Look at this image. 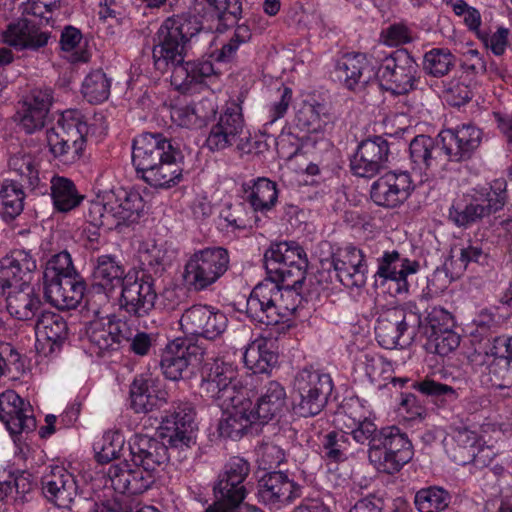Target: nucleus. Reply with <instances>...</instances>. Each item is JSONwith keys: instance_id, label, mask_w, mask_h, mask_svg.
Segmentation results:
<instances>
[{"instance_id": "obj_1", "label": "nucleus", "mask_w": 512, "mask_h": 512, "mask_svg": "<svg viewBox=\"0 0 512 512\" xmlns=\"http://www.w3.org/2000/svg\"><path fill=\"white\" fill-rule=\"evenodd\" d=\"M202 24L188 14L167 18L158 28L152 49L153 64L161 73L171 71V84L182 93L196 92L214 74L208 60L185 61L199 38Z\"/></svg>"}, {"instance_id": "obj_2", "label": "nucleus", "mask_w": 512, "mask_h": 512, "mask_svg": "<svg viewBox=\"0 0 512 512\" xmlns=\"http://www.w3.org/2000/svg\"><path fill=\"white\" fill-rule=\"evenodd\" d=\"M144 207V200L138 191L118 188L91 200L85 217L94 227L112 230L138 222Z\"/></svg>"}, {"instance_id": "obj_3", "label": "nucleus", "mask_w": 512, "mask_h": 512, "mask_svg": "<svg viewBox=\"0 0 512 512\" xmlns=\"http://www.w3.org/2000/svg\"><path fill=\"white\" fill-rule=\"evenodd\" d=\"M88 125L82 113L70 109L62 113L55 126L47 130L49 150L59 163L71 165L83 154Z\"/></svg>"}, {"instance_id": "obj_4", "label": "nucleus", "mask_w": 512, "mask_h": 512, "mask_svg": "<svg viewBox=\"0 0 512 512\" xmlns=\"http://www.w3.org/2000/svg\"><path fill=\"white\" fill-rule=\"evenodd\" d=\"M333 390L329 374L313 368L298 371L292 384L293 411L300 417L318 415L326 406Z\"/></svg>"}, {"instance_id": "obj_5", "label": "nucleus", "mask_w": 512, "mask_h": 512, "mask_svg": "<svg viewBox=\"0 0 512 512\" xmlns=\"http://www.w3.org/2000/svg\"><path fill=\"white\" fill-rule=\"evenodd\" d=\"M205 146L212 152L235 147L241 153H249L252 148L251 136L245 127L242 108L233 101L220 113L211 125Z\"/></svg>"}, {"instance_id": "obj_6", "label": "nucleus", "mask_w": 512, "mask_h": 512, "mask_svg": "<svg viewBox=\"0 0 512 512\" xmlns=\"http://www.w3.org/2000/svg\"><path fill=\"white\" fill-rule=\"evenodd\" d=\"M416 307H393L380 314L375 326L378 343L385 349L409 345L421 327V315Z\"/></svg>"}, {"instance_id": "obj_7", "label": "nucleus", "mask_w": 512, "mask_h": 512, "mask_svg": "<svg viewBox=\"0 0 512 512\" xmlns=\"http://www.w3.org/2000/svg\"><path fill=\"white\" fill-rule=\"evenodd\" d=\"M413 455L407 434L397 426H386L380 429V439L374 443L368 459L377 471L392 475L411 461Z\"/></svg>"}, {"instance_id": "obj_8", "label": "nucleus", "mask_w": 512, "mask_h": 512, "mask_svg": "<svg viewBox=\"0 0 512 512\" xmlns=\"http://www.w3.org/2000/svg\"><path fill=\"white\" fill-rule=\"evenodd\" d=\"M268 279L281 280L289 285L302 284L308 261L304 250L294 241L271 244L264 254Z\"/></svg>"}, {"instance_id": "obj_9", "label": "nucleus", "mask_w": 512, "mask_h": 512, "mask_svg": "<svg viewBox=\"0 0 512 512\" xmlns=\"http://www.w3.org/2000/svg\"><path fill=\"white\" fill-rule=\"evenodd\" d=\"M229 262L228 251L222 247L199 250L185 264L184 281L190 289L203 291L226 273Z\"/></svg>"}, {"instance_id": "obj_10", "label": "nucleus", "mask_w": 512, "mask_h": 512, "mask_svg": "<svg viewBox=\"0 0 512 512\" xmlns=\"http://www.w3.org/2000/svg\"><path fill=\"white\" fill-rule=\"evenodd\" d=\"M200 389L205 397L219 407H230L235 401L245 398L236 368L219 360H215L203 376Z\"/></svg>"}, {"instance_id": "obj_11", "label": "nucleus", "mask_w": 512, "mask_h": 512, "mask_svg": "<svg viewBox=\"0 0 512 512\" xmlns=\"http://www.w3.org/2000/svg\"><path fill=\"white\" fill-rule=\"evenodd\" d=\"M25 17L10 22L2 32L3 41L17 50H39L51 38L53 21L36 16L28 7Z\"/></svg>"}, {"instance_id": "obj_12", "label": "nucleus", "mask_w": 512, "mask_h": 512, "mask_svg": "<svg viewBox=\"0 0 512 512\" xmlns=\"http://www.w3.org/2000/svg\"><path fill=\"white\" fill-rule=\"evenodd\" d=\"M378 77L386 90L394 94H406L417 86L420 79L419 66L407 50L398 49L383 60Z\"/></svg>"}, {"instance_id": "obj_13", "label": "nucleus", "mask_w": 512, "mask_h": 512, "mask_svg": "<svg viewBox=\"0 0 512 512\" xmlns=\"http://www.w3.org/2000/svg\"><path fill=\"white\" fill-rule=\"evenodd\" d=\"M194 416V409L189 403H180L167 411L158 427V434L167 443L168 450H184L194 444Z\"/></svg>"}, {"instance_id": "obj_14", "label": "nucleus", "mask_w": 512, "mask_h": 512, "mask_svg": "<svg viewBox=\"0 0 512 512\" xmlns=\"http://www.w3.org/2000/svg\"><path fill=\"white\" fill-rule=\"evenodd\" d=\"M204 349L191 340L176 338L161 353L160 367L167 379L177 381L189 367H197L204 359Z\"/></svg>"}, {"instance_id": "obj_15", "label": "nucleus", "mask_w": 512, "mask_h": 512, "mask_svg": "<svg viewBox=\"0 0 512 512\" xmlns=\"http://www.w3.org/2000/svg\"><path fill=\"white\" fill-rule=\"evenodd\" d=\"M228 319L226 315L208 305H193L181 315L179 325L186 335L199 336L208 340H215L226 330Z\"/></svg>"}, {"instance_id": "obj_16", "label": "nucleus", "mask_w": 512, "mask_h": 512, "mask_svg": "<svg viewBox=\"0 0 512 512\" xmlns=\"http://www.w3.org/2000/svg\"><path fill=\"white\" fill-rule=\"evenodd\" d=\"M414 190L411 176L406 171H389L371 186V199L378 206L395 208L404 203Z\"/></svg>"}, {"instance_id": "obj_17", "label": "nucleus", "mask_w": 512, "mask_h": 512, "mask_svg": "<svg viewBox=\"0 0 512 512\" xmlns=\"http://www.w3.org/2000/svg\"><path fill=\"white\" fill-rule=\"evenodd\" d=\"M330 265L339 280L347 288H361L367 279V264L363 252L351 245L333 252Z\"/></svg>"}, {"instance_id": "obj_18", "label": "nucleus", "mask_w": 512, "mask_h": 512, "mask_svg": "<svg viewBox=\"0 0 512 512\" xmlns=\"http://www.w3.org/2000/svg\"><path fill=\"white\" fill-rule=\"evenodd\" d=\"M156 299L157 293L150 280L128 273L119 299L123 310L130 315L144 317L153 310Z\"/></svg>"}, {"instance_id": "obj_19", "label": "nucleus", "mask_w": 512, "mask_h": 512, "mask_svg": "<svg viewBox=\"0 0 512 512\" xmlns=\"http://www.w3.org/2000/svg\"><path fill=\"white\" fill-rule=\"evenodd\" d=\"M250 473L249 463L241 457H232L224 465L214 486L215 495L233 505L241 504L247 494L245 481Z\"/></svg>"}, {"instance_id": "obj_20", "label": "nucleus", "mask_w": 512, "mask_h": 512, "mask_svg": "<svg viewBox=\"0 0 512 512\" xmlns=\"http://www.w3.org/2000/svg\"><path fill=\"white\" fill-rule=\"evenodd\" d=\"M445 447L449 457L458 465L484 464L479 454L483 453L481 437L465 425L452 426L445 438Z\"/></svg>"}, {"instance_id": "obj_21", "label": "nucleus", "mask_w": 512, "mask_h": 512, "mask_svg": "<svg viewBox=\"0 0 512 512\" xmlns=\"http://www.w3.org/2000/svg\"><path fill=\"white\" fill-rule=\"evenodd\" d=\"M176 147L160 133H143L133 141L132 161L141 177Z\"/></svg>"}, {"instance_id": "obj_22", "label": "nucleus", "mask_w": 512, "mask_h": 512, "mask_svg": "<svg viewBox=\"0 0 512 512\" xmlns=\"http://www.w3.org/2000/svg\"><path fill=\"white\" fill-rule=\"evenodd\" d=\"M439 141L449 161H461L472 156L482 141V131L473 124H463L439 133Z\"/></svg>"}, {"instance_id": "obj_23", "label": "nucleus", "mask_w": 512, "mask_h": 512, "mask_svg": "<svg viewBox=\"0 0 512 512\" xmlns=\"http://www.w3.org/2000/svg\"><path fill=\"white\" fill-rule=\"evenodd\" d=\"M388 142L380 136L366 139L358 145L351 159L352 172L365 178H372L384 167L388 160Z\"/></svg>"}, {"instance_id": "obj_24", "label": "nucleus", "mask_w": 512, "mask_h": 512, "mask_svg": "<svg viewBox=\"0 0 512 512\" xmlns=\"http://www.w3.org/2000/svg\"><path fill=\"white\" fill-rule=\"evenodd\" d=\"M45 498L59 508H70L77 496L78 486L69 471L62 466L50 467L42 477Z\"/></svg>"}, {"instance_id": "obj_25", "label": "nucleus", "mask_w": 512, "mask_h": 512, "mask_svg": "<svg viewBox=\"0 0 512 512\" xmlns=\"http://www.w3.org/2000/svg\"><path fill=\"white\" fill-rule=\"evenodd\" d=\"M301 496V486L283 472L263 476L258 484V498L266 505L280 508Z\"/></svg>"}, {"instance_id": "obj_26", "label": "nucleus", "mask_w": 512, "mask_h": 512, "mask_svg": "<svg viewBox=\"0 0 512 512\" xmlns=\"http://www.w3.org/2000/svg\"><path fill=\"white\" fill-rule=\"evenodd\" d=\"M0 295L5 296L6 309L17 320L31 321L42 312L41 298L30 283L5 288Z\"/></svg>"}, {"instance_id": "obj_27", "label": "nucleus", "mask_w": 512, "mask_h": 512, "mask_svg": "<svg viewBox=\"0 0 512 512\" xmlns=\"http://www.w3.org/2000/svg\"><path fill=\"white\" fill-rule=\"evenodd\" d=\"M127 464H112L107 471L111 487L120 494L139 495L151 488L154 473L144 468L126 469Z\"/></svg>"}, {"instance_id": "obj_28", "label": "nucleus", "mask_w": 512, "mask_h": 512, "mask_svg": "<svg viewBox=\"0 0 512 512\" xmlns=\"http://www.w3.org/2000/svg\"><path fill=\"white\" fill-rule=\"evenodd\" d=\"M419 267L417 261L402 257L398 251H386L378 258L375 278L381 279L382 283L395 282L398 293L407 292L409 289L407 277L417 273Z\"/></svg>"}, {"instance_id": "obj_29", "label": "nucleus", "mask_w": 512, "mask_h": 512, "mask_svg": "<svg viewBox=\"0 0 512 512\" xmlns=\"http://www.w3.org/2000/svg\"><path fill=\"white\" fill-rule=\"evenodd\" d=\"M130 459L135 466L154 471L168 458L167 445L156 438L136 434L129 440Z\"/></svg>"}, {"instance_id": "obj_30", "label": "nucleus", "mask_w": 512, "mask_h": 512, "mask_svg": "<svg viewBox=\"0 0 512 512\" xmlns=\"http://www.w3.org/2000/svg\"><path fill=\"white\" fill-rule=\"evenodd\" d=\"M221 408L223 416L218 430L222 437L240 439L253 424L258 422L253 414V403L246 397L235 401L230 407Z\"/></svg>"}, {"instance_id": "obj_31", "label": "nucleus", "mask_w": 512, "mask_h": 512, "mask_svg": "<svg viewBox=\"0 0 512 512\" xmlns=\"http://www.w3.org/2000/svg\"><path fill=\"white\" fill-rule=\"evenodd\" d=\"M36 268V259L29 251L13 250L0 260V292L21 282L30 283Z\"/></svg>"}, {"instance_id": "obj_32", "label": "nucleus", "mask_w": 512, "mask_h": 512, "mask_svg": "<svg viewBox=\"0 0 512 512\" xmlns=\"http://www.w3.org/2000/svg\"><path fill=\"white\" fill-rule=\"evenodd\" d=\"M31 406L13 390H7L0 395V420L12 434H18L25 429L34 427Z\"/></svg>"}, {"instance_id": "obj_33", "label": "nucleus", "mask_w": 512, "mask_h": 512, "mask_svg": "<svg viewBox=\"0 0 512 512\" xmlns=\"http://www.w3.org/2000/svg\"><path fill=\"white\" fill-rule=\"evenodd\" d=\"M120 320L110 317L95 319L87 327V337L92 353L102 356L105 352L115 349L124 337Z\"/></svg>"}, {"instance_id": "obj_34", "label": "nucleus", "mask_w": 512, "mask_h": 512, "mask_svg": "<svg viewBox=\"0 0 512 512\" xmlns=\"http://www.w3.org/2000/svg\"><path fill=\"white\" fill-rule=\"evenodd\" d=\"M272 291L274 281L268 278L253 288L246 303V313L253 321L265 325L278 324Z\"/></svg>"}, {"instance_id": "obj_35", "label": "nucleus", "mask_w": 512, "mask_h": 512, "mask_svg": "<svg viewBox=\"0 0 512 512\" xmlns=\"http://www.w3.org/2000/svg\"><path fill=\"white\" fill-rule=\"evenodd\" d=\"M194 11L207 21H217L218 31L234 25L241 17L239 0H194Z\"/></svg>"}, {"instance_id": "obj_36", "label": "nucleus", "mask_w": 512, "mask_h": 512, "mask_svg": "<svg viewBox=\"0 0 512 512\" xmlns=\"http://www.w3.org/2000/svg\"><path fill=\"white\" fill-rule=\"evenodd\" d=\"M85 283L81 278L62 279L44 283V296L46 300L60 310L76 308L81 302Z\"/></svg>"}, {"instance_id": "obj_37", "label": "nucleus", "mask_w": 512, "mask_h": 512, "mask_svg": "<svg viewBox=\"0 0 512 512\" xmlns=\"http://www.w3.org/2000/svg\"><path fill=\"white\" fill-rule=\"evenodd\" d=\"M182 160L183 155L176 147L143 175L142 179L155 188H169L176 185L182 179Z\"/></svg>"}, {"instance_id": "obj_38", "label": "nucleus", "mask_w": 512, "mask_h": 512, "mask_svg": "<svg viewBox=\"0 0 512 512\" xmlns=\"http://www.w3.org/2000/svg\"><path fill=\"white\" fill-rule=\"evenodd\" d=\"M409 152L412 162L420 168H437L449 161L439 135L435 139L426 135L416 136L410 143Z\"/></svg>"}, {"instance_id": "obj_39", "label": "nucleus", "mask_w": 512, "mask_h": 512, "mask_svg": "<svg viewBox=\"0 0 512 512\" xmlns=\"http://www.w3.org/2000/svg\"><path fill=\"white\" fill-rule=\"evenodd\" d=\"M127 275L125 267L115 256L100 255L94 261L92 273L94 286L101 288L106 295L112 293L117 287H122Z\"/></svg>"}, {"instance_id": "obj_40", "label": "nucleus", "mask_w": 512, "mask_h": 512, "mask_svg": "<svg viewBox=\"0 0 512 512\" xmlns=\"http://www.w3.org/2000/svg\"><path fill=\"white\" fill-rule=\"evenodd\" d=\"M285 388L277 381L265 385L253 404V414L259 423H267L281 415L286 406Z\"/></svg>"}, {"instance_id": "obj_41", "label": "nucleus", "mask_w": 512, "mask_h": 512, "mask_svg": "<svg viewBox=\"0 0 512 512\" xmlns=\"http://www.w3.org/2000/svg\"><path fill=\"white\" fill-rule=\"evenodd\" d=\"M334 76L346 88L356 90L369 82L372 71L363 54H348L337 63Z\"/></svg>"}, {"instance_id": "obj_42", "label": "nucleus", "mask_w": 512, "mask_h": 512, "mask_svg": "<svg viewBox=\"0 0 512 512\" xmlns=\"http://www.w3.org/2000/svg\"><path fill=\"white\" fill-rule=\"evenodd\" d=\"M479 361L481 359L478 358L473 370L479 375L482 385L511 393L512 358H500L497 361L486 362V364H481Z\"/></svg>"}, {"instance_id": "obj_43", "label": "nucleus", "mask_w": 512, "mask_h": 512, "mask_svg": "<svg viewBox=\"0 0 512 512\" xmlns=\"http://www.w3.org/2000/svg\"><path fill=\"white\" fill-rule=\"evenodd\" d=\"M130 408L135 413H148L158 407L162 398L158 395L155 380L151 377L138 376L129 391Z\"/></svg>"}, {"instance_id": "obj_44", "label": "nucleus", "mask_w": 512, "mask_h": 512, "mask_svg": "<svg viewBox=\"0 0 512 512\" xmlns=\"http://www.w3.org/2000/svg\"><path fill=\"white\" fill-rule=\"evenodd\" d=\"M215 113V105L204 99L193 105L175 106L171 109V119L181 127L193 129L201 127Z\"/></svg>"}, {"instance_id": "obj_45", "label": "nucleus", "mask_w": 512, "mask_h": 512, "mask_svg": "<svg viewBox=\"0 0 512 512\" xmlns=\"http://www.w3.org/2000/svg\"><path fill=\"white\" fill-rule=\"evenodd\" d=\"M273 281V279H271ZM302 284L289 285L281 280H274L273 301L275 312L278 316V323L289 319L302 302L299 289Z\"/></svg>"}, {"instance_id": "obj_46", "label": "nucleus", "mask_w": 512, "mask_h": 512, "mask_svg": "<svg viewBox=\"0 0 512 512\" xmlns=\"http://www.w3.org/2000/svg\"><path fill=\"white\" fill-rule=\"evenodd\" d=\"M8 167L10 172L19 176L22 186L27 185L34 189L38 186L39 164L36 158L26 149H19L11 152L8 158Z\"/></svg>"}, {"instance_id": "obj_47", "label": "nucleus", "mask_w": 512, "mask_h": 512, "mask_svg": "<svg viewBox=\"0 0 512 512\" xmlns=\"http://www.w3.org/2000/svg\"><path fill=\"white\" fill-rule=\"evenodd\" d=\"M50 190L53 205L59 212L73 210L83 199L73 181L63 176L52 177Z\"/></svg>"}, {"instance_id": "obj_48", "label": "nucleus", "mask_w": 512, "mask_h": 512, "mask_svg": "<svg viewBox=\"0 0 512 512\" xmlns=\"http://www.w3.org/2000/svg\"><path fill=\"white\" fill-rule=\"evenodd\" d=\"M471 191L475 200L483 204L487 216L502 210L508 199L507 182L503 178L495 179L488 186H477Z\"/></svg>"}, {"instance_id": "obj_49", "label": "nucleus", "mask_w": 512, "mask_h": 512, "mask_svg": "<svg viewBox=\"0 0 512 512\" xmlns=\"http://www.w3.org/2000/svg\"><path fill=\"white\" fill-rule=\"evenodd\" d=\"M471 191L475 200L483 204L487 216L502 210L508 199L507 182L503 178L495 179L488 186H477Z\"/></svg>"}, {"instance_id": "obj_50", "label": "nucleus", "mask_w": 512, "mask_h": 512, "mask_svg": "<svg viewBox=\"0 0 512 512\" xmlns=\"http://www.w3.org/2000/svg\"><path fill=\"white\" fill-rule=\"evenodd\" d=\"M277 355L271 351L263 339L255 340L243 353L244 364L254 374L268 373L277 363Z\"/></svg>"}, {"instance_id": "obj_51", "label": "nucleus", "mask_w": 512, "mask_h": 512, "mask_svg": "<svg viewBox=\"0 0 512 512\" xmlns=\"http://www.w3.org/2000/svg\"><path fill=\"white\" fill-rule=\"evenodd\" d=\"M482 203L475 200L472 191L467 193L464 200L453 202L449 208V219L458 227H468L486 217Z\"/></svg>"}, {"instance_id": "obj_52", "label": "nucleus", "mask_w": 512, "mask_h": 512, "mask_svg": "<svg viewBox=\"0 0 512 512\" xmlns=\"http://www.w3.org/2000/svg\"><path fill=\"white\" fill-rule=\"evenodd\" d=\"M23 186L13 180H4L0 188V215L5 221L14 220L24 209Z\"/></svg>"}, {"instance_id": "obj_53", "label": "nucleus", "mask_w": 512, "mask_h": 512, "mask_svg": "<svg viewBox=\"0 0 512 512\" xmlns=\"http://www.w3.org/2000/svg\"><path fill=\"white\" fill-rule=\"evenodd\" d=\"M35 333L38 338L52 343L66 339L68 326L65 319L54 312L42 311L35 322Z\"/></svg>"}, {"instance_id": "obj_54", "label": "nucleus", "mask_w": 512, "mask_h": 512, "mask_svg": "<svg viewBox=\"0 0 512 512\" xmlns=\"http://www.w3.org/2000/svg\"><path fill=\"white\" fill-rule=\"evenodd\" d=\"M481 359L479 363L486 364L492 360H499L500 358H512V340L505 336H497L493 339H488L483 345L469 357L472 367H476V360Z\"/></svg>"}, {"instance_id": "obj_55", "label": "nucleus", "mask_w": 512, "mask_h": 512, "mask_svg": "<svg viewBox=\"0 0 512 512\" xmlns=\"http://www.w3.org/2000/svg\"><path fill=\"white\" fill-rule=\"evenodd\" d=\"M75 278L81 277L73 265L70 253L66 250L52 255L46 262L43 272L44 283Z\"/></svg>"}, {"instance_id": "obj_56", "label": "nucleus", "mask_w": 512, "mask_h": 512, "mask_svg": "<svg viewBox=\"0 0 512 512\" xmlns=\"http://www.w3.org/2000/svg\"><path fill=\"white\" fill-rule=\"evenodd\" d=\"M247 199L254 211H270L278 199L276 183L267 178H258Z\"/></svg>"}, {"instance_id": "obj_57", "label": "nucleus", "mask_w": 512, "mask_h": 512, "mask_svg": "<svg viewBox=\"0 0 512 512\" xmlns=\"http://www.w3.org/2000/svg\"><path fill=\"white\" fill-rule=\"evenodd\" d=\"M412 388L424 396L432 398L439 406L451 404L460 396L458 389H455L450 385L437 382L428 377L413 382Z\"/></svg>"}, {"instance_id": "obj_58", "label": "nucleus", "mask_w": 512, "mask_h": 512, "mask_svg": "<svg viewBox=\"0 0 512 512\" xmlns=\"http://www.w3.org/2000/svg\"><path fill=\"white\" fill-rule=\"evenodd\" d=\"M456 58L448 48H432L423 56V71L435 78L447 75L455 66Z\"/></svg>"}, {"instance_id": "obj_59", "label": "nucleus", "mask_w": 512, "mask_h": 512, "mask_svg": "<svg viewBox=\"0 0 512 512\" xmlns=\"http://www.w3.org/2000/svg\"><path fill=\"white\" fill-rule=\"evenodd\" d=\"M451 502L450 493L442 487L431 486L420 489L414 498V503L419 512H441Z\"/></svg>"}, {"instance_id": "obj_60", "label": "nucleus", "mask_w": 512, "mask_h": 512, "mask_svg": "<svg viewBox=\"0 0 512 512\" xmlns=\"http://www.w3.org/2000/svg\"><path fill=\"white\" fill-rule=\"evenodd\" d=\"M111 81L106 74L96 70L88 74L82 83L83 97L90 103H101L110 95Z\"/></svg>"}, {"instance_id": "obj_61", "label": "nucleus", "mask_w": 512, "mask_h": 512, "mask_svg": "<svg viewBox=\"0 0 512 512\" xmlns=\"http://www.w3.org/2000/svg\"><path fill=\"white\" fill-rule=\"evenodd\" d=\"M82 34L79 29L67 26L63 29L60 38V46L65 58L72 63H85L89 61L90 54L88 51L80 48Z\"/></svg>"}, {"instance_id": "obj_62", "label": "nucleus", "mask_w": 512, "mask_h": 512, "mask_svg": "<svg viewBox=\"0 0 512 512\" xmlns=\"http://www.w3.org/2000/svg\"><path fill=\"white\" fill-rule=\"evenodd\" d=\"M370 415L371 411L365 405V402L358 397H354L344 402L342 410L337 414V421L342 423L343 428L349 430L369 419Z\"/></svg>"}, {"instance_id": "obj_63", "label": "nucleus", "mask_w": 512, "mask_h": 512, "mask_svg": "<svg viewBox=\"0 0 512 512\" xmlns=\"http://www.w3.org/2000/svg\"><path fill=\"white\" fill-rule=\"evenodd\" d=\"M125 439L119 431H107L100 441L94 444L97 461L108 463L117 459L123 449Z\"/></svg>"}, {"instance_id": "obj_64", "label": "nucleus", "mask_w": 512, "mask_h": 512, "mask_svg": "<svg viewBox=\"0 0 512 512\" xmlns=\"http://www.w3.org/2000/svg\"><path fill=\"white\" fill-rule=\"evenodd\" d=\"M427 342L426 348L429 352L446 356L454 351L460 344L459 335L452 328L442 331L428 332L426 331Z\"/></svg>"}]
</instances>
